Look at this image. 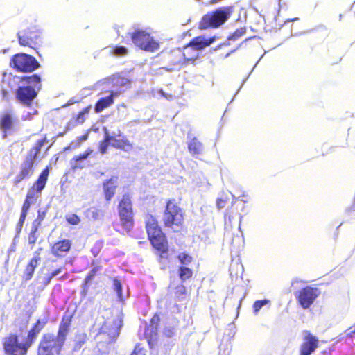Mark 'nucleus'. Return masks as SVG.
<instances>
[{
  "mask_svg": "<svg viewBox=\"0 0 355 355\" xmlns=\"http://www.w3.org/2000/svg\"><path fill=\"white\" fill-rule=\"evenodd\" d=\"M35 191H36V190L32 187L28 191L26 200H29L30 201H31L33 202V200L36 198Z\"/></svg>",
  "mask_w": 355,
  "mask_h": 355,
  "instance_id": "obj_43",
  "label": "nucleus"
},
{
  "mask_svg": "<svg viewBox=\"0 0 355 355\" xmlns=\"http://www.w3.org/2000/svg\"><path fill=\"white\" fill-rule=\"evenodd\" d=\"M215 40V37L207 39L204 36L194 38L188 46L184 49V56L189 59H193L198 56V51L209 46Z\"/></svg>",
  "mask_w": 355,
  "mask_h": 355,
  "instance_id": "obj_10",
  "label": "nucleus"
},
{
  "mask_svg": "<svg viewBox=\"0 0 355 355\" xmlns=\"http://www.w3.org/2000/svg\"><path fill=\"white\" fill-rule=\"evenodd\" d=\"M19 42L21 46L33 47L40 39V35L35 31H21L18 33Z\"/></svg>",
  "mask_w": 355,
  "mask_h": 355,
  "instance_id": "obj_13",
  "label": "nucleus"
},
{
  "mask_svg": "<svg viewBox=\"0 0 355 355\" xmlns=\"http://www.w3.org/2000/svg\"><path fill=\"white\" fill-rule=\"evenodd\" d=\"M156 319H157V318H156L155 317H154V318L152 319V320H153V321H155Z\"/></svg>",
  "mask_w": 355,
  "mask_h": 355,
  "instance_id": "obj_55",
  "label": "nucleus"
},
{
  "mask_svg": "<svg viewBox=\"0 0 355 355\" xmlns=\"http://www.w3.org/2000/svg\"><path fill=\"white\" fill-rule=\"evenodd\" d=\"M87 139V135H83V136L78 137L75 141L72 142L70 144L69 148H75L78 147L81 144V143L86 141Z\"/></svg>",
  "mask_w": 355,
  "mask_h": 355,
  "instance_id": "obj_39",
  "label": "nucleus"
},
{
  "mask_svg": "<svg viewBox=\"0 0 355 355\" xmlns=\"http://www.w3.org/2000/svg\"><path fill=\"white\" fill-rule=\"evenodd\" d=\"M133 44L141 49L148 52H156L160 48V44L146 30H137L131 35Z\"/></svg>",
  "mask_w": 355,
  "mask_h": 355,
  "instance_id": "obj_6",
  "label": "nucleus"
},
{
  "mask_svg": "<svg viewBox=\"0 0 355 355\" xmlns=\"http://www.w3.org/2000/svg\"><path fill=\"white\" fill-rule=\"evenodd\" d=\"M67 221L71 225H78L80 222V218L75 214H69L66 216Z\"/></svg>",
  "mask_w": 355,
  "mask_h": 355,
  "instance_id": "obj_32",
  "label": "nucleus"
},
{
  "mask_svg": "<svg viewBox=\"0 0 355 355\" xmlns=\"http://www.w3.org/2000/svg\"><path fill=\"white\" fill-rule=\"evenodd\" d=\"M158 92L162 97L168 101H172L174 99V96L173 95L165 93L162 89H159Z\"/></svg>",
  "mask_w": 355,
  "mask_h": 355,
  "instance_id": "obj_48",
  "label": "nucleus"
},
{
  "mask_svg": "<svg viewBox=\"0 0 355 355\" xmlns=\"http://www.w3.org/2000/svg\"><path fill=\"white\" fill-rule=\"evenodd\" d=\"M112 80L115 85H119L121 87H127L130 84V81L125 78H114Z\"/></svg>",
  "mask_w": 355,
  "mask_h": 355,
  "instance_id": "obj_33",
  "label": "nucleus"
},
{
  "mask_svg": "<svg viewBox=\"0 0 355 355\" xmlns=\"http://www.w3.org/2000/svg\"><path fill=\"white\" fill-rule=\"evenodd\" d=\"M95 274H96V270L94 269L91 270L85 279V283L86 284L89 283L92 279V278L94 277Z\"/></svg>",
  "mask_w": 355,
  "mask_h": 355,
  "instance_id": "obj_49",
  "label": "nucleus"
},
{
  "mask_svg": "<svg viewBox=\"0 0 355 355\" xmlns=\"http://www.w3.org/2000/svg\"><path fill=\"white\" fill-rule=\"evenodd\" d=\"M123 87H121V90H120V91H119V92H117V95L119 94V93H121V91H123Z\"/></svg>",
  "mask_w": 355,
  "mask_h": 355,
  "instance_id": "obj_54",
  "label": "nucleus"
},
{
  "mask_svg": "<svg viewBox=\"0 0 355 355\" xmlns=\"http://www.w3.org/2000/svg\"><path fill=\"white\" fill-rule=\"evenodd\" d=\"M107 139H110V144L116 148H121L126 152H129L133 148L132 145L124 136L119 135L116 137H111Z\"/></svg>",
  "mask_w": 355,
  "mask_h": 355,
  "instance_id": "obj_15",
  "label": "nucleus"
},
{
  "mask_svg": "<svg viewBox=\"0 0 355 355\" xmlns=\"http://www.w3.org/2000/svg\"><path fill=\"white\" fill-rule=\"evenodd\" d=\"M175 294L178 296L183 295L186 292V288L183 285H180L176 287Z\"/></svg>",
  "mask_w": 355,
  "mask_h": 355,
  "instance_id": "obj_47",
  "label": "nucleus"
},
{
  "mask_svg": "<svg viewBox=\"0 0 355 355\" xmlns=\"http://www.w3.org/2000/svg\"><path fill=\"white\" fill-rule=\"evenodd\" d=\"M31 203L32 202L29 200H25L21 208V213L28 214Z\"/></svg>",
  "mask_w": 355,
  "mask_h": 355,
  "instance_id": "obj_44",
  "label": "nucleus"
},
{
  "mask_svg": "<svg viewBox=\"0 0 355 355\" xmlns=\"http://www.w3.org/2000/svg\"><path fill=\"white\" fill-rule=\"evenodd\" d=\"M245 33V28H241L237 29L231 36L228 37L230 40H236Z\"/></svg>",
  "mask_w": 355,
  "mask_h": 355,
  "instance_id": "obj_36",
  "label": "nucleus"
},
{
  "mask_svg": "<svg viewBox=\"0 0 355 355\" xmlns=\"http://www.w3.org/2000/svg\"><path fill=\"white\" fill-rule=\"evenodd\" d=\"M318 340L309 332L304 333V341L301 347V355H310L318 347Z\"/></svg>",
  "mask_w": 355,
  "mask_h": 355,
  "instance_id": "obj_14",
  "label": "nucleus"
},
{
  "mask_svg": "<svg viewBox=\"0 0 355 355\" xmlns=\"http://www.w3.org/2000/svg\"><path fill=\"white\" fill-rule=\"evenodd\" d=\"M116 187L117 178L115 177H112L110 180L104 182L103 190L105 197L107 200H110V199L114 196Z\"/></svg>",
  "mask_w": 355,
  "mask_h": 355,
  "instance_id": "obj_19",
  "label": "nucleus"
},
{
  "mask_svg": "<svg viewBox=\"0 0 355 355\" xmlns=\"http://www.w3.org/2000/svg\"><path fill=\"white\" fill-rule=\"evenodd\" d=\"M148 238L155 248L162 253L166 252L167 247L166 244V240L164 234L162 232Z\"/></svg>",
  "mask_w": 355,
  "mask_h": 355,
  "instance_id": "obj_18",
  "label": "nucleus"
},
{
  "mask_svg": "<svg viewBox=\"0 0 355 355\" xmlns=\"http://www.w3.org/2000/svg\"><path fill=\"white\" fill-rule=\"evenodd\" d=\"M45 141L44 139L37 141L35 146L29 151L28 155L21 165V169L19 173L16 176V182H19L33 173V166L37 155L40 151L41 148Z\"/></svg>",
  "mask_w": 355,
  "mask_h": 355,
  "instance_id": "obj_7",
  "label": "nucleus"
},
{
  "mask_svg": "<svg viewBox=\"0 0 355 355\" xmlns=\"http://www.w3.org/2000/svg\"><path fill=\"white\" fill-rule=\"evenodd\" d=\"M71 324V317L64 316L60 324L56 338L48 334L43 337L40 343L37 355H54L58 354L65 341Z\"/></svg>",
  "mask_w": 355,
  "mask_h": 355,
  "instance_id": "obj_1",
  "label": "nucleus"
},
{
  "mask_svg": "<svg viewBox=\"0 0 355 355\" xmlns=\"http://www.w3.org/2000/svg\"><path fill=\"white\" fill-rule=\"evenodd\" d=\"M165 334H166V335L167 336H171L172 332H171V331H168V333L166 332Z\"/></svg>",
  "mask_w": 355,
  "mask_h": 355,
  "instance_id": "obj_53",
  "label": "nucleus"
},
{
  "mask_svg": "<svg viewBox=\"0 0 355 355\" xmlns=\"http://www.w3.org/2000/svg\"><path fill=\"white\" fill-rule=\"evenodd\" d=\"M120 223L124 231L128 232L133 227V210L130 197L123 195L118 206Z\"/></svg>",
  "mask_w": 355,
  "mask_h": 355,
  "instance_id": "obj_5",
  "label": "nucleus"
},
{
  "mask_svg": "<svg viewBox=\"0 0 355 355\" xmlns=\"http://www.w3.org/2000/svg\"><path fill=\"white\" fill-rule=\"evenodd\" d=\"M12 64L17 70L24 72H31L39 67L35 58L25 53L15 55Z\"/></svg>",
  "mask_w": 355,
  "mask_h": 355,
  "instance_id": "obj_9",
  "label": "nucleus"
},
{
  "mask_svg": "<svg viewBox=\"0 0 355 355\" xmlns=\"http://www.w3.org/2000/svg\"><path fill=\"white\" fill-rule=\"evenodd\" d=\"M114 290L116 291L117 296L120 300H123L121 290L122 286L121 282L117 279H114Z\"/></svg>",
  "mask_w": 355,
  "mask_h": 355,
  "instance_id": "obj_34",
  "label": "nucleus"
},
{
  "mask_svg": "<svg viewBox=\"0 0 355 355\" xmlns=\"http://www.w3.org/2000/svg\"><path fill=\"white\" fill-rule=\"evenodd\" d=\"M108 52L110 54L116 56V57H122L128 55V50L125 46H110L108 49Z\"/></svg>",
  "mask_w": 355,
  "mask_h": 355,
  "instance_id": "obj_25",
  "label": "nucleus"
},
{
  "mask_svg": "<svg viewBox=\"0 0 355 355\" xmlns=\"http://www.w3.org/2000/svg\"><path fill=\"white\" fill-rule=\"evenodd\" d=\"M192 270L187 267L180 268V277L182 280H186L192 276Z\"/></svg>",
  "mask_w": 355,
  "mask_h": 355,
  "instance_id": "obj_30",
  "label": "nucleus"
},
{
  "mask_svg": "<svg viewBox=\"0 0 355 355\" xmlns=\"http://www.w3.org/2000/svg\"><path fill=\"white\" fill-rule=\"evenodd\" d=\"M225 201L221 198H218L216 200V206L218 209H221L225 207Z\"/></svg>",
  "mask_w": 355,
  "mask_h": 355,
  "instance_id": "obj_50",
  "label": "nucleus"
},
{
  "mask_svg": "<svg viewBox=\"0 0 355 355\" xmlns=\"http://www.w3.org/2000/svg\"><path fill=\"white\" fill-rule=\"evenodd\" d=\"M87 216L94 220H99L103 218V213L101 210L93 207L87 211Z\"/></svg>",
  "mask_w": 355,
  "mask_h": 355,
  "instance_id": "obj_27",
  "label": "nucleus"
},
{
  "mask_svg": "<svg viewBox=\"0 0 355 355\" xmlns=\"http://www.w3.org/2000/svg\"><path fill=\"white\" fill-rule=\"evenodd\" d=\"M131 355H146V350L140 345H136Z\"/></svg>",
  "mask_w": 355,
  "mask_h": 355,
  "instance_id": "obj_42",
  "label": "nucleus"
},
{
  "mask_svg": "<svg viewBox=\"0 0 355 355\" xmlns=\"http://www.w3.org/2000/svg\"><path fill=\"white\" fill-rule=\"evenodd\" d=\"M45 214H46L45 211H42V210H38L37 216L36 219L33 222L32 227H35V229H38L41 225V223L42 222V220H44V218L45 217Z\"/></svg>",
  "mask_w": 355,
  "mask_h": 355,
  "instance_id": "obj_31",
  "label": "nucleus"
},
{
  "mask_svg": "<svg viewBox=\"0 0 355 355\" xmlns=\"http://www.w3.org/2000/svg\"><path fill=\"white\" fill-rule=\"evenodd\" d=\"M146 230L148 237L162 232L160 228L158 227L157 220L152 216H147Z\"/></svg>",
  "mask_w": 355,
  "mask_h": 355,
  "instance_id": "obj_21",
  "label": "nucleus"
},
{
  "mask_svg": "<svg viewBox=\"0 0 355 355\" xmlns=\"http://www.w3.org/2000/svg\"><path fill=\"white\" fill-rule=\"evenodd\" d=\"M345 333L347 337L355 338V325L349 327Z\"/></svg>",
  "mask_w": 355,
  "mask_h": 355,
  "instance_id": "obj_46",
  "label": "nucleus"
},
{
  "mask_svg": "<svg viewBox=\"0 0 355 355\" xmlns=\"http://www.w3.org/2000/svg\"><path fill=\"white\" fill-rule=\"evenodd\" d=\"M37 230L38 229L32 227L31 231L28 235V242L30 244H34L36 242L37 239Z\"/></svg>",
  "mask_w": 355,
  "mask_h": 355,
  "instance_id": "obj_37",
  "label": "nucleus"
},
{
  "mask_svg": "<svg viewBox=\"0 0 355 355\" xmlns=\"http://www.w3.org/2000/svg\"><path fill=\"white\" fill-rule=\"evenodd\" d=\"M121 327V320L119 318L107 320L101 327L100 331L103 334H107L111 338H115L119 335Z\"/></svg>",
  "mask_w": 355,
  "mask_h": 355,
  "instance_id": "obj_12",
  "label": "nucleus"
},
{
  "mask_svg": "<svg viewBox=\"0 0 355 355\" xmlns=\"http://www.w3.org/2000/svg\"><path fill=\"white\" fill-rule=\"evenodd\" d=\"M13 80L19 82V87L16 91L17 100L24 105H30L41 89L40 78L37 75H33L23 78L20 80L19 77H14Z\"/></svg>",
  "mask_w": 355,
  "mask_h": 355,
  "instance_id": "obj_2",
  "label": "nucleus"
},
{
  "mask_svg": "<svg viewBox=\"0 0 355 355\" xmlns=\"http://www.w3.org/2000/svg\"><path fill=\"white\" fill-rule=\"evenodd\" d=\"M62 271V268H58L54 271H53L51 275H50V279L56 277L58 274H60L61 272Z\"/></svg>",
  "mask_w": 355,
  "mask_h": 355,
  "instance_id": "obj_51",
  "label": "nucleus"
},
{
  "mask_svg": "<svg viewBox=\"0 0 355 355\" xmlns=\"http://www.w3.org/2000/svg\"><path fill=\"white\" fill-rule=\"evenodd\" d=\"M107 137H110L108 135H106L105 140L100 145V150L102 153H105L108 144H110V139Z\"/></svg>",
  "mask_w": 355,
  "mask_h": 355,
  "instance_id": "obj_41",
  "label": "nucleus"
},
{
  "mask_svg": "<svg viewBox=\"0 0 355 355\" xmlns=\"http://www.w3.org/2000/svg\"><path fill=\"white\" fill-rule=\"evenodd\" d=\"M320 291L316 288L306 286L300 291L296 295L299 304L304 309H309L319 296Z\"/></svg>",
  "mask_w": 355,
  "mask_h": 355,
  "instance_id": "obj_11",
  "label": "nucleus"
},
{
  "mask_svg": "<svg viewBox=\"0 0 355 355\" xmlns=\"http://www.w3.org/2000/svg\"><path fill=\"white\" fill-rule=\"evenodd\" d=\"M39 331L37 326H35L25 338H19L14 334L5 338L3 342L5 353L7 355H26Z\"/></svg>",
  "mask_w": 355,
  "mask_h": 355,
  "instance_id": "obj_3",
  "label": "nucleus"
},
{
  "mask_svg": "<svg viewBox=\"0 0 355 355\" xmlns=\"http://www.w3.org/2000/svg\"><path fill=\"white\" fill-rule=\"evenodd\" d=\"M188 148L193 155H199L202 151V145L196 138H193L188 144Z\"/></svg>",
  "mask_w": 355,
  "mask_h": 355,
  "instance_id": "obj_24",
  "label": "nucleus"
},
{
  "mask_svg": "<svg viewBox=\"0 0 355 355\" xmlns=\"http://www.w3.org/2000/svg\"><path fill=\"white\" fill-rule=\"evenodd\" d=\"M164 223L167 227L180 226L183 222L182 210L174 200H169L164 211Z\"/></svg>",
  "mask_w": 355,
  "mask_h": 355,
  "instance_id": "obj_8",
  "label": "nucleus"
},
{
  "mask_svg": "<svg viewBox=\"0 0 355 355\" xmlns=\"http://www.w3.org/2000/svg\"><path fill=\"white\" fill-rule=\"evenodd\" d=\"M110 80H111L110 78H105V79H103V80H101L97 82L96 84L92 85L91 88H84L82 90V94L85 96L89 95L90 94V92H90L92 90H98V89H101V86H103V85L110 84Z\"/></svg>",
  "mask_w": 355,
  "mask_h": 355,
  "instance_id": "obj_26",
  "label": "nucleus"
},
{
  "mask_svg": "<svg viewBox=\"0 0 355 355\" xmlns=\"http://www.w3.org/2000/svg\"><path fill=\"white\" fill-rule=\"evenodd\" d=\"M71 243L69 240L64 239L55 243L51 248L52 253L58 257L62 256L64 253L68 252L71 248Z\"/></svg>",
  "mask_w": 355,
  "mask_h": 355,
  "instance_id": "obj_17",
  "label": "nucleus"
},
{
  "mask_svg": "<svg viewBox=\"0 0 355 355\" xmlns=\"http://www.w3.org/2000/svg\"><path fill=\"white\" fill-rule=\"evenodd\" d=\"M92 150L90 149L87 150L83 155L76 156L73 158L75 163L73 165V168H82L83 166H80V162L82 160L86 159L88 156L92 153Z\"/></svg>",
  "mask_w": 355,
  "mask_h": 355,
  "instance_id": "obj_28",
  "label": "nucleus"
},
{
  "mask_svg": "<svg viewBox=\"0 0 355 355\" xmlns=\"http://www.w3.org/2000/svg\"><path fill=\"white\" fill-rule=\"evenodd\" d=\"M117 96V92L112 91L111 94L107 97L99 99L95 105V112L96 113L101 112L104 109L110 107L114 103V96Z\"/></svg>",
  "mask_w": 355,
  "mask_h": 355,
  "instance_id": "obj_20",
  "label": "nucleus"
},
{
  "mask_svg": "<svg viewBox=\"0 0 355 355\" xmlns=\"http://www.w3.org/2000/svg\"><path fill=\"white\" fill-rule=\"evenodd\" d=\"M49 176V168L46 167L40 175L37 180L35 182L33 188H34L37 192H41L44 188Z\"/></svg>",
  "mask_w": 355,
  "mask_h": 355,
  "instance_id": "obj_22",
  "label": "nucleus"
},
{
  "mask_svg": "<svg viewBox=\"0 0 355 355\" xmlns=\"http://www.w3.org/2000/svg\"><path fill=\"white\" fill-rule=\"evenodd\" d=\"M232 13V9L231 7H223L208 12L202 18L200 28H218L230 17Z\"/></svg>",
  "mask_w": 355,
  "mask_h": 355,
  "instance_id": "obj_4",
  "label": "nucleus"
},
{
  "mask_svg": "<svg viewBox=\"0 0 355 355\" xmlns=\"http://www.w3.org/2000/svg\"><path fill=\"white\" fill-rule=\"evenodd\" d=\"M26 216H27V214H24V213L21 214V216H20V218H19V222L17 224V229L19 230V231H21L22 226L24 223V221L26 220Z\"/></svg>",
  "mask_w": 355,
  "mask_h": 355,
  "instance_id": "obj_45",
  "label": "nucleus"
},
{
  "mask_svg": "<svg viewBox=\"0 0 355 355\" xmlns=\"http://www.w3.org/2000/svg\"><path fill=\"white\" fill-rule=\"evenodd\" d=\"M89 109H90V107H87L84 110L81 111L78 114V115L76 118V122L78 123H83L85 121V116L87 114H88Z\"/></svg>",
  "mask_w": 355,
  "mask_h": 355,
  "instance_id": "obj_38",
  "label": "nucleus"
},
{
  "mask_svg": "<svg viewBox=\"0 0 355 355\" xmlns=\"http://www.w3.org/2000/svg\"><path fill=\"white\" fill-rule=\"evenodd\" d=\"M270 303V300H257L254 302L253 304V311L255 315L258 313L260 309L264 306Z\"/></svg>",
  "mask_w": 355,
  "mask_h": 355,
  "instance_id": "obj_29",
  "label": "nucleus"
},
{
  "mask_svg": "<svg viewBox=\"0 0 355 355\" xmlns=\"http://www.w3.org/2000/svg\"><path fill=\"white\" fill-rule=\"evenodd\" d=\"M86 340V335L85 334H79L76 336V348L80 349L83 343H85Z\"/></svg>",
  "mask_w": 355,
  "mask_h": 355,
  "instance_id": "obj_40",
  "label": "nucleus"
},
{
  "mask_svg": "<svg viewBox=\"0 0 355 355\" xmlns=\"http://www.w3.org/2000/svg\"><path fill=\"white\" fill-rule=\"evenodd\" d=\"M31 114V112H28L27 114L24 115L23 116L24 119H25V120L30 119H31V116H30Z\"/></svg>",
  "mask_w": 355,
  "mask_h": 355,
  "instance_id": "obj_52",
  "label": "nucleus"
},
{
  "mask_svg": "<svg viewBox=\"0 0 355 355\" xmlns=\"http://www.w3.org/2000/svg\"><path fill=\"white\" fill-rule=\"evenodd\" d=\"M178 259L182 265H188L192 261V257L185 253L180 254Z\"/></svg>",
  "mask_w": 355,
  "mask_h": 355,
  "instance_id": "obj_35",
  "label": "nucleus"
},
{
  "mask_svg": "<svg viewBox=\"0 0 355 355\" xmlns=\"http://www.w3.org/2000/svg\"><path fill=\"white\" fill-rule=\"evenodd\" d=\"M40 257L39 254H35L34 257L31 259L28 265L27 266L24 275L26 279H30L35 271V268L37 266Z\"/></svg>",
  "mask_w": 355,
  "mask_h": 355,
  "instance_id": "obj_23",
  "label": "nucleus"
},
{
  "mask_svg": "<svg viewBox=\"0 0 355 355\" xmlns=\"http://www.w3.org/2000/svg\"><path fill=\"white\" fill-rule=\"evenodd\" d=\"M15 123V119L10 112H6L3 114L1 121L0 127L5 132L3 137H6V133L12 130Z\"/></svg>",
  "mask_w": 355,
  "mask_h": 355,
  "instance_id": "obj_16",
  "label": "nucleus"
}]
</instances>
